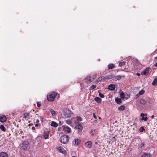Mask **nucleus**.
I'll return each mask as SVG.
<instances>
[{
    "label": "nucleus",
    "instance_id": "1",
    "mask_svg": "<svg viewBox=\"0 0 157 157\" xmlns=\"http://www.w3.org/2000/svg\"><path fill=\"white\" fill-rule=\"evenodd\" d=\"M69 139V137L68 135H63L60 137L59 140L61 143L66 144L68 142Z\"/></svg>",
    "mask_w": 157,
    "mask_h": 157
},
{
    "label": "nucleus",
    "instance_id": "2",
    "mask_svg": "<svg viewBox=\"0 0 157 157\" xmlns=\"http://www.w3.org/2000/svg\"><path fill=\"white\" fill-rule=\"evenodd\" d=\"M57 94L55 92H51V94L47 95V98L48 101H54L55 97L57 96Z\"/></svg>",
    "mask_w": 157,
    "mask_h": 157
},
{
    "label": "nucleus",
    "instance_id": "3",
    "mask_svg": "<svg viewBox=\"0 0 157 157\" xmlns=\"http://www.w3.org/2000/svg\"><path fill=\"white\" fill-rule=\"evenodd\" d=\"M96 76L95 75H93L92 76L89 75L85 78L84 80L87 83H89L92 82L96 78Z\"/></svg>",
    "mask_w": 157,
    "mask_h": 157
},
{
    "label": "nucleus",
    "instance_id": "4",
    "mask_svg": "<svg viewBox=\"0 0 157 157\" xmlns=\"http://www.w3.org/2000/svg\"><path fill=\"white\" fill-rule=\"evenodd\" d=\"M64 116L65 118H70L71 117V115L73 114L72 112L69 110H64Z\"/></svg>",
    "mask_w": 157,
    "mask_h": 157
},
{
    "label": "nucleus",
    "instance_id": "5",
    "mask_svg": "<svg viewBox=\"0 0 157 157\" xmlns=\"http://www.w3.org/2000/svg\"><path fill=\"white\" fill-rule=\"evenodd\" d=\"M29 146V143L27 141H24L22 144V149L24 150H26L28 148Z\"/></svg>",
    "mask_w": 157,
    "mask_h": 157
},
{
    "label": "nucleus",
    "instance_id": "6",
    "mask_svg": "<svg viewBox=\"0 0 157 157\" xmlns=\"http://www.w3.org/2000/svg\"><path fill=\"white\" fill-rule=\"evenodd\" d=\"M75 128L78 129V131H81L83 128L82 124L80 123H77L76 124Z\"/></svg>",
    "mask_w": 157,
    "mask_h": 157
},
{
    "label": "nucleus",
    "instance_id": "7",
    "mask_svg": "<svg viewBox=\"0 0 157 157\" xmlns=\"http://www.w3.org/2000/svg\"><path fill=\"white\" fill-rule=\"evenodd\" d=\"M62 127L63 128V130L65 132H66L67 133L70 132L71 131L70 128L67 126L63 125Z\"/></svg>",
    "mask_w": 157,
    "mask_h": 157
},
{
    "label": "nucleus",
    "instance_id": "8",
    "mask_svg": "<svg viewBox=\"0 0 157 157\" xmlns=\"http://www.w3.org/2000/svg\"><path fill=\"white\" fill-rule=\"evenodd\" d=\"M80 143V140L78 138L75 139L73 141V144L75 146L78 145Z\"/></svg>",
    "mask_w": 157,
    "mask_h": 157
},
{
    "label": "nucleus",
    "instance_id": "9",
    "mask_svg": "<svg viewBox=\"0 0 157 157\" xmlns=\"http://www.w3.org/2000/svg\"><path fill=\"white\" fill-rule=\"evenodd\" d=\"M7 120L6 117L4 115L0 116V122H5Z\"/></svg>",
    "mask_w": 157,
    "mask_h": 157
},
{
    "label": "nucleus",
    "instance_id": "10",
    "mask_svg": "<svg viewBox=\"0 0 157 157\" xmlns=\"http://www.w3.org/2000/svg\"><path fill=\"white\" fill-rule=\"evenodd\" d=\"M75 118V119L74 121H75V123L76 124L77 123H79V122L81 121L82 120V118L80 117H77Z\"/></svg>",
    "mask_w": 157,
    "mask_h": 157
},
{
    "label": "nucleus",
    "instance_id": "11",
    "mask_svg": "<svg viewBox=\"0 0 157 157\" xmlns=\"http://www.w3.org/2000/svg\"><path fill=\"white\" fill-rule=\"evenodd\" d=\"M92 143L91 141H88L85 144V146L86 147L90 148L92 147Z\"/></svg>",
    "mask_w": 157,
    "mask_h": 157
},
{
    "label": "nucleus",
    "instance_id": "12",
    "mask_svg": "<svg viewBox=\"0 0 157 157\" xmlns=\"http://www.w3.org/2000/svg\"><path fill=\"white\" fill-rule=\"evenodd\" d=\"M115 86L113 84H110L108 87V89L111 90H114L115 89Z\"/></svg>",
    "mask_w": 157,
    "mask_h": 157
},
{
    "label": "nucleus",
    "instance_id": "13",
    "mask_svg": "<svg viewBox=\"0 0 157 157\" xmlns=\"http://www.w3.org/2000/svg\"><path fill=\"white\" fill-rule=\"evenodd\" d=\"M29 116L30 115L29 113H25L23 114V117L25 119V120H28V119L30 117Z\"/></svg>",
    "mask_w": 157,
    "mask_h": 157
},
{
    "label": "nucleus",
    "instance_id": "14",
    "mask_svg": "<svg viewBox=\"0 0 157 157\" xmlns=\"http://www.w3.org/2000/svg\"><path fill=\"white\" fill-rule=\"evenodd\" d=\"M106 79L105 77L104 76H101L98 78L97 80V82H98L99 81H103L105 80Z\"/></svg>",
    "mask_w": 157,
    "mask_h": 157
},
{
    "label": "nucleus",
    "instance_id": "15",
    "mask_svg": "<svg viewBox=\"0 0 157 157\" xmlns=\"http://www.w3.org/2000/svg\"><path fill=\"white\" fill-rule=\"evenodd\" d=\"M75 118H72L71 119L65 121L67 124L71 125L72 124V121L73 120H75Z\"/></svg>",
    "mask_w": 157,
    "mask_h": 157
},
{
    "label": "nucleus",
    "instance_id": "16",
    "mask_svg": "<svg viewBox=\"0 0 157 157\" xmlns=\"http://www.w3.org/2000/svg\"><path fill=\"white\" fill-rule=\"evenodd\" d=\"M58 149L61 152L64 154H66V151L62 147H60L58 148Z\"/></svg>",
    "mask_w": 157,
    "mask_h": 157
},
{
    "label": "nucleus",
    "instance_id": "17",
    "mask_svg": "<svg viewBox=\"0 0 157 157\" xmlns=\"http://www.w3.org/2000/svg\"><path fill=\"white\" fill-rule=\"evenodd\" d=\"M0 157H8V155L6 152H1L0 153Z\"/></svg>",
    "mask_w": 157,
    "mask_h": 157
},
{
    "label": "nucleus",
    "instance_id": "18",
    "mask_svg": "<svg viewBox=\"0 0 157 157\" xmlns=\"http://www.w3.org/2000/svg\"><path fill=\"white\" fill-rule=\"evenodd\" d=\"M120 95L121 98L123 99H124V98H125V99H127L128 98V97H125V94L122 92H121V93H120Z\"/></svg>",
    "mask_w": 157,
    "mask_h": 157
},
{
    "label": "nucleus",
    "instance_id": "19",
    "mask_svg": "<svg viewBox=\"0 0 157 157\" xmlns=\"http://www.w3.org/2000/svg\"><path fill=\"white\" fill-rule=\"evenodd\" d=\"M49 110H50L52 115L54 117V116H56L57 113L55 111H54V110H53V109H49Z\"/></svg>",
    "mask_w": 157,
    "mask_h": 157
},
{
    "label": "nucleus",
    "instance_id": "20",
    "mask_svg": "<svg viewBox=\"0 0 157 157\" xmlns=\"http://www.w3.org/2000/svg\"><path fill=\"white\" fill-rule=\"evenodd\" d=\"M149 68H146L145 69L144 71L142 72H141V74L142 75H146L148 73L149 71Z\"/></svg>",
    "mask_w": 157,
    "mask_h": 157
},
{
    "label": "nucleus",
    "instance_id": "21",
    "mask_svg": "<svg viewBox=\"0 0 157 157\" xmlns=\"http://www.w3.org/2000/svg\"><path fill=\"white\" fill-rule=\"evenodd\" d=\"M44 138L45 139H47L49 138L48 132H45L44 133Z\"/></svg>",
    "mask_w": 157,
    "mask_h": 157
},
{
    "label": "nucleus",
    "instance_id": "22",
    "mask_svg": "<svg viewBox=\"0 0 157 157\" xmlns=\"http://www.w3.org/2000/svg\"><path fill=\"white\" fill-rule=\"evenodd\" d=\"M115 67V65L113 64L110 63L108 65V68L109 70L112 69Z\"/></svg>",
    "mask_w": 157,
    "mask_h": 157
},
{
    "label": "nucleus",
    "instance_id": "23",
    "mask_svg": "<svg viewBox=\"0 0 157 157\" xmlns=\"http://www.w3.org/2000/svg\"><path fill=\"white\" fill-rule=\"evenodd\" d=\"M115 101L118 104H120L122 102V101L121 99L119 98H115Z\"/></svg>",
    "mask_w": 157,
    "mask_h": 157
},
{
    "label": "nucleus",
    "instance_id": "24",
    "mask_svg": "<svg viewBox=\"0 0 157 157\" xmlns=\"http://www.w3.org/2000/svg\"><path fill=\"white\" fill-rule=\"evenodd\" d=\"M51 125L52 126L54 127H56L58 126V124L54 121L51 122Z\"/></svg>",
    "mask_w": 157,
    "mask_h": 157
},
{
    "label": "nucleus",
    "instance_id": "25",
    "mask_svg": "<svg viewBox=\"0 0 157 157\" xmlns=\"http://www.w3.org/2000/svg\"><path fill=\"white\" fill-rule=\"evenodd\" d=\"M151 155L150 153L144 152L142 155V157H151Z\"/></svg>",
    "mask_w": 157,
    "mask_h": 157
},
{
    "label": "nucleus",
    "instance_id": "26",
    "mask_svg": "<svg viewBox=\"0 0 157 157\" xmlns=\"http://www.w3.org/2000/svg\"><path fill=\"white\" fill-rule=\"evenodd\" d=\"M94 100L98 103H100L101 101V99L99 97H96L95 98Z\"/></svg>",
    "mask_w": 157,
    "mask_h": 157
},
{
    "label": "nucleus",
    "instance_id": "27",
    "mask_svg": "<svg viewBox=\"0 0 157 157\" xmlns=\"http://www.w3.org/2000/svg\"><path fill=\"white\" fill-rule=\"evenodd\" d=\"M152 84L154 86L157 85V78H155L152 83Z\"/></svg>",
    "mask_w": 157,
    "mask_h": 157
},
{
    "label": "nucleus",
    "instance_id": "28",
    "mask_svg": "<svg viewBox=\"0 0 157 157\" xmlns=\"http://www.w3.org/2000/svg\"><path fill=\"white\" fill-rule=\"evenodd\" d=\"M125 107L124 105H122L118 107L119 110L120 111L123 110L125 109Z\"/></svg>",
    "mask_w": 157,
    "mask_h": 157
},
{
    "label": "nucleus",
    "instance_id": "29",
    "mask_svg": "<svg viewBox=\"0 0 157 157\" xmlns=\"http://www.w3.org/2000/svg\"><path fill=\"white\" fill-rule=\"evenodd\" d=\"M0 129L3 131L5 132L6 130V128L3 125H0Z\"/></svg>",
    "mask_w": 157,
    "mask_h": 157
},
{
    "label": "nucleus",
    "instance_id": "30",
    "mask_svg": "<svg viewBox=\"0 0 157 157\" xmlns=\"http://www.w3.org/2000/svg\"><path fill=\"white\" fill-rule=\"evenodd\" d=\"M125 65V63L124 62H120L119 64V66L122 67H124Z\"/></svg>",
    "mask_w": 157,
    "mask_h": 157
},
{
    "label": "nucleus",
    "instance_id": "31",
    "mask_svg": "<svg viewBox=\"0 0 157 157\" xmlns=\"http://www.w3.org/2000/svg\"><path fill=\"white\" fill-rule=\"evenodd\" d=\"M140 102L142 104L144 105L146 103V101L145 99H142L140 100Z\"/></svg>",
    "mask_w": 157,
    "mask_h": 157
},
{
    "label": "nucleus",
    "instance_id": "32",
    "mask_svg": "<svg viewBox=\"0 0 157 157\" xmlns=\"http://www.w3.org/2000/svg\"><path fill=\"white\" fill-rule=\"evenodd\" d=\"M145 92V91L143 90H141L139 92V95H143Z\"/></svg>",
    "mask_w": 157,
    "mask_h": 157
},
{
    "label": "nucleus",
    "instance_id": "33",
    "mask_svg": "<svg viewBox=\"0 0 157 157\" xmlns=\"http://www.w3.org/2000/svg\"><path fill=\"white\" fill-rule=\"evenodd\" d=\"M96 86V85H92L91 86H90L89 88V90H91L92 89H94L95 88Z\"/></svg>",
    "mask_w": 157,
    "mask_h": 157
},
{
    "label": "nucleus",
    "instance_id": "34",
    "mask_svg": "<svg viewBox=\"0 0 157 157\" xmlns=\"http://www.w3.org/2000/svg\"><path fill=\"white\" fill-rule=\"evenodd\" d=\"M98 92L99 93V95L100 98H102L104 97V95L103 94H101L100 93V90H98Z\"/></svg>",
    "mask_w": 157,
    "mask_h": 157
},
{
    "label": "nucleus",
    "instance_id": "35",
    "mask_svg": "<svg viewBox=\"0 0 157 157\" xmlns=\"http://www.w3.org/2000/svg\"><path fill=\"white\" fill-rule=\"evenodd\" d=\"M143 131H145V129L144 128V127H140V132H142Z\"/></svg>",
    "mask_w": 157,
    "mask_h": 157
},
{
    "label": "nucleus",
    "instance_id": "36",
    "mask_svg": "<svg viewBox=\"0 0 157 157\" xmlns=\"http://www.w3.org/2000/svg\"><path fill=\"white\" fill-rule=\"evenodd\" d=\"M115 78L118 80L120 79L121 78V76L120 75L117 76H116Z\"/></svg>",
    "mask_w": 157,
    "mask_h": 157
},
{
    "label": "nucleus",
    "instance_id": "37",
    "mask_svg": "<svg viewBox=\"0 0 157 157\" xmlns=\"http://www.w3.org/2000/svg\"><path fill=\"white\" fill-rule=\"evenodd\" d=\"M141 120H144L145 121H146L147 120V117H143L142 118Z\"/></svg>",
    "mask_w": 157,
    "mask_h": 157
},
{
    "label": "nucleus",
    "instance_id": "38",
    "mask_svg": "<svg viewBox=\"0 0 157 157\" xmlns=\"http://www.w3.org/2000/svg\"><path fill=\"white\" fill-rule=\"evenodd\" d=\"M37 106L38 107H40V105L39 102H37Z\"/></svg>",
    "mask_w": 157,
    "mask_h": 157
},
{
    "label": "nucleus",
    "instance_id": "39",
    "mask_svg": "<svg viewBox=\"0 0 157 157\" xmlns=\"http://www.w3.org/2000/svg\"><path fill=\"white\" fill-rule=\"evenodd\" d=\"M93 116L94 117L95 119H96L97 118L96 117V116L95 115V114H94V113H93Z\"/></svg>",
    "mask_w": 157,
    "mask_h": 157
},
{
    "label": "nucleus",
    "instance_id": "40",
    "mask_svg": "<svg viewBox=\"0 0 157 157\" xmlns=\"http://www.w3.org/2000/svg\"><path fill=\"white\" fill-rule=\"evenodd\" d=\"M144 116V114L143 113H141L140 114V116L142 117H143Z\"/></svg>",
    "mask_w": 157,
    "mask_h": 157
},
{
    "label": "nucleus",
    "instance_id": "41",
    "mask_svg": "<svg viewBox=\"0 0 157 157\" xmlns=\"http://www.w3.org/2000/svg\"><path fill=\"white\" fill-rule=\"evenodd\" d=\"M144 144L143 143H141V147H144Z\"/></svg>",
    "mask_w": 157,
    "mask_h": 157
},
{
    "label": "nucleus",
    "instance_id": "42",
    "mask_svg": "<svg viewBox=\"0 0 157 157\" xmlns=\"http://www.w3.org/2000/svg\"><path fill=\"white\" fill-rule=\"evenodd\" d=\"M40 119L41 121L42 122L43 120V118L42 117H40Z\"/></svg>",
    "mask_w": 157,
    "mask_h": 157
},
{
    "label": "nucleus",
    "instance_id": "43",
    "mask_svg": "<svg viewBox=\"0 0 157 157\" xmlns=\"http://www.w3.org/2000/svg\"><path fill=\"white\" fill-rule=\"evenodd\" d=\"M40 125V124H37L36 123V124H35V126L36 127H38V126H39Z\"/></svg>",
    "mask_w": 157,
    "mask_h": 157
},
{
    "label": "nucleus",
    "instance_id": "44",
    "mask_svg": "<svg viewBox=\"0 0 157 157\" xmlns=\"http://www.w3.org/2000/svg\"><path fill=\"white\" fill-rule=\"evenodd\" d=\"M32 129L33 130H35L36 129V128L35 127L33 126L32 127Z\"/></svg>",
    "mask_w": 157,
    "mask_h": 157
},
{
    "label": "nucleus",
    "instance_id": "45",
    "mask_svg": "<svg viewBox=\"0 0 157 157\" xmlns=\"http://www.w3.org/2000/svg\"><path fill=\"white\" fill-rule=\"evenodd\" d=\"M136 75H137V76H140V73H137L136 74Z\"/></svg>",
    "mask_w": 157,
    "mask_h": 157
},
{
    "label": "nucleus",
    "instance_id": "46",
    "mask_svg": "<svg viewBox=\"0 0 157 157\" xmlns=\"http://www.w3.org/2000/svg\"><path fill=\"white\" fill-rule=\"evenodd\" d=\"M39 122V120H37L36 121V123L37 124H38V123Z\"/></svg>",
    "mask_w": 157,
    "mask_h": 157
},
{
    "label": "nucleus",
    "instance_id": "47",
    "mask_svg": "<svg viewBox=\"0 0 157 157\" xmlns=\"http://www.w3.org/2000/svg\"><path fill=\"white\" fill-rule=\"evenodd\" d=\"M154 66L157 67V63H156L155 64H154Z\"/></svg>",
    "mask_w": 157,
    "mask_h": 157
},
{
    "label": "nucleus",
    "instance_id": "48",
    "mask_svg": "<svg viewBox=\"0 0 157 157\" xmlns=\"http://www.w3.org/2000/svg\"><path fill=\"white\" fill-rule=\"evenodd\" d=\"M154 115H152V116H151V118H152V119L153 118H154Z\"/></svg>",
    "mask_w": 157,
    "mask_h": 157
},
{
    "label": "nucleus",
    "instance_id": "49",
    "mask_svg": "<svg viewBox=\"0 0 157 157\" xmlns=\"http://www.w3.org/2000/svg\"><path fill=\"white\" fill-rule=\"evenodd\" d=\"M59 124L60 125H62V124H61V122H60L59 123Z\"/></svg>",
    "mask_w": 157,
    "mask_h": 157
},
{
    "label": "nucleus",
    "instance_id": "50",
    "mask_svg": "<svg viewBox=\"0 0 157 157\" xmlns=\"http://www.w3.org/2000/svg\"><path fill=\"white\" fill-rule=\"evenodd\" d=\"M139 94H137L136 95V96H137V97H139Z\"/></svg>",
    "mask_w": 157,
    "mask_h": 157
},
{
    "label": "nucleus",
    "instance_id": "51",
    "mask_svg": "<svg viewBox=\"0 0 157 157\" xmlns=\"http://www.w3.org/2000/svg\"><path fill=\"white\" fill-rule=\"evenodd\" d=\"M72 157H77L75 156H72Z\"/></svg>",
    "mask_w": 157,
    "mask_h": 157
},
{
    "label": "nucleus",
    "instance_id": "52",
    "mask_svg": "<svg viewBox=\"0 0 157 157\" xmlns=\"http://www.w3.org/2000/svg\"><path fill=\"white\" fill-rule=\"evenodd\" d=\"M99 119H101V118L100 117H99Z\"/></svg>",
    "mask_w": 157,
    "mask_h": 157
},
{
    "label": "nucleus",
    "instance_id": "53",
    "mask_svg": "<svg viewBox=\"0 0 157 157\" xmlns=\"http://www.w3.org/2000/svg\"><path fill=\"white\" fill-rule=\"evenodd\" d=\"M95 144H97V142H96V143H95Z\"/></svg>",
    "mask_w": 157,
    "mask_h": 157
},
{
    "label": "nucleus",
    "instance_id": "54",
    "mask_svg": "<svg viewBox=\"0 0 157 157\" xmlns=\"http://www.w3.org/2000/svg\"><path fill=\"white\" fill-rule=\"evenodd\" d=\"M155 58H157V56Z\"/></svg>",
    "mask_w": 157,
    "mask_h": 157
}]
</instances>
